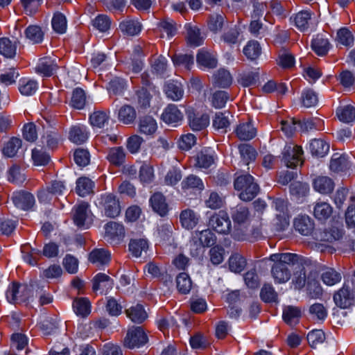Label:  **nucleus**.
<instances>
[{
    "mask_svg": "<svg viewBox=\"0 0 355 355\" xmlns=\"http://www.w3.org/2000/svg\"><path fill=\"white\" fill-rule=\"evenodd\" d=\"M269 260L274 263L271 267V275L277 284L286 283L291 279V267L306 264L308 261L302 256L289 252L272 254Z\"/></svg>",
    "mask_w": 355,
    "mask_h": 355,
    "instance_id": "f257e3e1",
    "label": "nucleus"
},
{
    "mask_svg": "<svg viewBox=\"0 0 355 355\" xmlns=\"http://www.w3.org/2000/svg\"><path fill=\"white\" fill-rule=\"evenodd\" d=\"M231 216L234 223L232 236L238 241L245 240L248 235L247 225L251 217L248 208L242 205H238L232 208Z\"/></svg>",
    "mask_w": 355,
    "mask_h": 355,
    "instance_id": "f03ea898",
    "label": "nucleus"
},
{
    "mask_svg": "<svg viewBox=\"0 0 355 355\" xmlns=\"http://www.w3.org/2000/svg\"><path fill=\"white\" fill-rule=\"evenodd\" d=\"M234 189L239 191V196L243 201L252 200L259 192V187L250 174L238 175L234 182Z\"/></svg>",
    "mask_w": 355,
    "mask_h": 355,
    "instance_id": "7ed1b4c3",
    "label": "nucleus"
},
{
    "mask_svg": "<svg viewBox=\"0 0 355 355\" xmlns=\"http://www.w3.org/2000/svg\"><path fill=\"white\" fill-rule=\"evenodd\" d=\"M6 297L10 304H19L32 301V290L26 284L12 282L6 292Z\"/></svg>",
    "mask_w": 355,
    "mask_h": 355,
    "instance_id": "20e7f679",
    "label": "nucleus"
},
{
    "mask_svg": "<svg viewBox=\"0 0 355 355\" xmlns=\"http://www.w3.org/2000/svg\"><path fill=\"white\" fill-rule=\"evenodd\" d=\"M216 241V236L209 229L194 232L190 246L191 254L193 257L198 256L202 248L213 245Z\"/></svg>",
    "mask_w": 355,
    "mask_h": 355,
    "instance_id": "39448f33",
    "label": "nucleus"
},
{
    "mask_svg": "<svg viewBox=\"0 0 355 355\" xmlns=\"http://www.w3.org/2000/svg\"><path fill=\"white\" fill-rule=\"evenodd\" d=\"M272 207L276 211L273 225L276 231L285 230L289 225V215L288 211V202L282 198H277L272 202Z\"/></svg>",
    "mask_w": 355,
    "mask_h": 355,
    "instance_id": "423d86ee",
    "label": "nucleus"
},
{
    "mask_svg": "<svg viewBox=\"0 0 355 355\" xmlns=\"http://www.w3.org/2000/svg\"><path fill=\"white\" fill-rule=\"evenodd\" d=\"M303 150L301 146L287 144L282 151V160L288 168H293L303 163Z\"/></svg>",
    "mask_w": 355,
    "mask_h": 355,
    "instance_id": "0eeeda50",
    "label": "nucleus"
},
{
    "mask_svg": "<svg viewBox=\"0 0 355 355\" xmlns=\"http://www.w3.org/2000/svg\"><path fill=\"white\" fill-rule=\"evenodd\" d=\"M148 341V336L141 327L129 328L124 338V345L129 349L139 348Z\"/></svg>",
    "mask_w": 355,
    "mask_h": 355,
    "instance_id": "6e6552de",
    "label": "nucleus"
},
{
    "mask_svg": "<svg viewBox=\"0 0 355 355\" xmlns=\"http://www.w3.org/2000/svg\"><path fill=\"white\" fill-rule=\"evenodd\" d=\"M209 226L221 234H228L232 230V223L227 212L214 213L209 220Z\"/></svg>",
    "mask_w": 355,
    "mask_h": 355,
    "instance_id": "1a4fd4ad",
    "label": "nucleus"
},
{
    "mask_svg": "<svg viewBox=\"0 0 355 355\" xmlns=\"http://www.w3.org/2000/svg\"><path fill=\"white\" fill-rule=\"evenodd\" d=\"M73 218L77 226L87 228L93 220L88 203L81 202L75 206Z\"/></svg>",
    "mask_w": 355,
    "mask_h": 355,
    "instance_id": "9d476101",
    "label": "nucleus"
},
{
    "mask_svg": "<svg viewBox=\"0 0 355 355\" xmlns=\"http://www.w3.org/2000/svg\"><path fill=\"white\" fill-rule=\"evenodd\" d=\"M99 205L103 208L105 215L107 217H116L121 212L119 202L112 193L102 195L99 199Z\"/></svg>",
    "mask_w": 355,
    "mask_h": 355,
    "instance_id": "9b49d317",
    "label": "nucleus"
},
{
    "mask_svg": "<svg viewBox=\"0 0 355 355\" xmlns=\"http://www.w3.org/2000/svg\"><path fill=\"white\" fill-rule=\"evenodd\" d=\"M334 301L336 305L340 309L349 308L354 302V291L346 284L337 291L334 295Z\"/></svg>",
    "mask_w": 355,
    "mask_h": 355,
    "instance_id": "f8f14e48",
    "label": "nucleus"
},
{
    "mask_svg": "<svg viewBox=\"0 0 355 355\" xmlns=\"http://www.w3.org/2000/svg\"><path fill=\"white\" fill-rule=\"evenodd\" d=\"M124 226L117 222L111 221L105 225V237L111 243L117 244L125 236Z\"/></svg>",
    "mask_w": 355,
    "mask_h": 355,
    "instance_id": "ddd939ff",
    "label": "nucleus"
},
{
    "mask_svg": "<svg viewBox=\"0 0 355 355\" xmlns=\"http://www.w3.org/2000/svg\"><path fill=\"white\" fill-rule=\"evenodd\" d=\"M162 119L167 124L178 125L183 119V114L174 104H169L162 114Z\"/></svg>",
    "mask_w": 355,
    "mask_h": 355,
    "instance_id": "4468645a",
    "label": "nucleus"
},
{
    "mask_svg": "<svg viewBox=\"0 0 355 355\" xmlns=\"http://www.w3.org/2000/svg\"><path fill=\"white\" fill-rule=\"evenodd\" d=\"M58 68V66L55 59L44 57L39 60L35 67V71L43 76L49 77L53 75Z\"/></svg>",
    "mask_w": 355,
    "mask_h": 355,
    "instance_id": "2eb2a0df",
    "label": "nucleus"
},
{
    "mask_svg": "<svg viewBox=\"0 0 355 355\" xmlns=\"http://www.w3.org/2000/svg\"><path fill=\"white\" fill-rule=\"evenodd\" d=\"M290 21L299 31H307L311 24V13L307 10H302L292 15Z\"/></svg>",
    "mask_w": 355,
    "mask_h": 355,
    "instance_id": "dca6fc26",
    "label": "nucleus"
},
{
    "mask_svg": "<svg viewBox=\"0 0 355 355\" xmlns=\"http://www.w3.org/2000/svg\"><path fill=\"white\" fill-rule=\"evenodd\" d=\"M12 200L17 208L23 210L29 209L35 204L34 196L31 193L24 191L14 193Z\"/></svg>",
    "mask_w": 355,
    "mask_h": 355,
    "instance_id": "f3484780",
    "label": "nucleus"
},
{
    "mask_svg": "<svg viewBox=\"0 0 355 355\" xmlns=\"http://www.w3.org/2000/svg\"><path fill=\"white\" fill-rule=\"evenodd\" d=\"M182 190L187 193L194 191H202L205 189L202 180L195 175H189L181 182Z\"/></svg>",
    "mask_w": 355,
    "mask_h": 355,
    "instance_id": "a211bd4d",
    "label": "nucleus"
},
{
    "mask_svg": "<svg viewBox=\"0 0 355 355\" xmlns=\"http://www.w3.org/2000/svg\"><path fill=\"white\" fill-rule=\"evenodd\" d=\"M200 215L191 209L182 211L180 215L181 225L187 230L193 229L198 225Z\"/></svg>",
    "mask_w": 355,
    "mask_h": 355,
    "instance_id": "6ab92c4d",
    "label": "nucleus"
},
{
    "mask_svg": "<svg viewBox=\"0 0 355 355\" xmlns=\"http://www.w3.org/2000/svg\"><path fill=\"white\" fill-rule=\"evenodd\" d=\"M164 92L168 98L178 101L183 97V85L178 81L170 80L164 85Z\"/></svg>",
    "mask_w": 355,
    "mask_h": 355,
    "instance_id": "aec40b11",
    "label": "nucleus"
},
{
    "mask_svg": "<svg viewBox=\"0 0 355 355\" xmlns=\"http://www.w3.org/2000/svg\"><path fill=\"white\" fill-rule=\"evenodd\" d=\"M240 140L248 141L253 139L257 135V130L251 121L241 122L234 130Z\"/></svg>",
    "mask_w": 355,
    "mask_h": 355,
    "instance_id": "412c9836",
    "label": "nucleus"
},
{
    "mask_svg": "<svg viewBox=\"0 0 355 355\" xmlns=\"http://www.w3.org/2000/svg\"><path fill=\"white\" fill-rule=\"evenodd\" d=\"M110 253L103 248H95L89 254V261L98 267L108 264L110 261Z\"/></svg>",
    "mask_w": 355,
    "mask_h": 355,
    "instance_id": "4be33fe9",
    "label": "nucleus"
},
{
    "mask_svg": "<svg viewBox=\"0 0 355 355\" xmlns=\"http://www.w3.org/2000/svg\"><path fill=\"white\" fill-rule=\"evenodd\" d=\"M213 85L217 87H229L233 81L232 76L230 72L224 68H220L216 71L212 77Z\"/></svg>",
    "mask_w": 355,
    "mask_h": 355,
    "instance_id": "5701e85b",
    "label": "nucleus"
},
{
    "mask_svg": "<svg viewBox=\"0 0 355 355\" xmlns=\"http://www.w3.org/2000/svg\"><path fill=\"white\" fill-rule=\"evenodd\" d=\"M334 181L327 176H318L313 180L315 191L322 194H328L334 189Z\"/></svg>",
    "mask_w": 355,
    "mask_h": 355,
    "instance_id": "b1692460",
    "label": "nucleus"
},
{
    "mask_svg": "<svg viewBox=\"0 0 355 355\" xmlns=\"http://www.w3.org/2000/svg\"><path fill=\"white\" fill-rule=\"evenodd\" d=\"M350 167L349 161L346 155L334 153L331 159L329 168L335 173L343 172Z\"/></svg>",
    "mask_w": 355,
    "mask_h": 355,
    "instance_id": "393cba45",
    "label": "nucleus"
},
{
    "mask_svg": "<svg viewBox=\"0 0 355 355\" xmlns=\"http://www.w3.org/2000/svg\"><path fill=\"white\" fill-rule=\"evenodd\" d=\"M295 229L304 236L309 235L314 228V223L308 216H299L294 220Z\"/></svg>",
    "mask_w": 355,
    "mask_h": 355,
    "instance_id": "a878e982",
    "label": "nucleus"
},
{
    "mask_svg": "<svg viewBox=\"0 0 355 355\" xmlns=\"http://www.w3.org/2000/svg\"><path fill=\"white\" fill-rule=\"evenodd\" d=\"M214 151L210 148L204 149L197 154L195 166L198 168H207L214 163Z\"/></svg>",
    "mask_w": 355,
    "mask_h": 355,
    "instance_id": "bb28decb",
    "label": "nucleus"
},
{
    "mask_svg": "<svg viewBox=\"0 0 355 355\" xmlns=\"http://www.w3.org/2000/svg\"><path fill=\"white\" fill-rule=\"evenodd\" d=\"M150 203L153 209L160 216H164L168 211V205L164 196L161 193H154L150 198Z\"/></svg>",
    "mask_w": 355,
    "mask_h": 355,
    "instance_id": "cd10ccee",
    "label": "nucleus"
},
{
    "mask_svg": "<svg viewBox=\"0 0 355 355\" xmlns=\"http://www.w3.org/2000/svg\"><path fill=\"white\" fill-rule=\"evenodd\" d=\"M196 60L198 65L206 68L212 69L217 66V60L216 56L204 49L199 51L197 54Z\"/></svg>",
    "mask_w": 355,
    "mask_h": 355,
    "instance_id": "c85d7f7f",
    "label": "nucleus"
},
{
    "mask_svg": "<svg viewBox=\"0 0 355 355\" xmlns=\"http://www.w3.org/2000/svg\"><path fill=\"white\" fill-rule=\"evenodd\" d=\"M301 316V310L297 306H288L284 309L283 319L286 324L291 326L297 324Z\"/></svg>",
    "mask_w": 355,
    "mask_h": 355,
    "instance_id": "c756f323",
    "label": "nucleus"
},
{
    "mask_svg": "<svg viewBox=\"0 0 355 355\" xmlns=\"http://www.w3.org/2000/svg\"><path fill=\"white\" fill-rule=\"evenodd\" d=\"M21 251L24 261L31 266L37 264V257L42 254L39 249L32 248L28 243L21 245Z\"/></svg>",
    "mask_w": 355,
    "mask_h": 355,
    "instance_id": "7c9ffc66",
    "label": "nucleus"
},
{
    "mask_svg": "<svg viewBox=\"0 0 355 355\" xmlns=\"http://www.w3.org/2000/svg\"><path fill=\"white\" fill-rule=\"evenodd\" d=\"M187 41L192 46L196 47L203 42L204 37L201 35L200 29L196 26L187 25Z\"/></svg>",
    "mask_w": 355,
    "mask_h": 355,
    "instance_id": "2f4dec72",
    "label": "nucleus"
},
{
    "mask_svg": "<svg viewBox=\"0 0 355 355\" xmlns=\"http://www.w3.org/2000/svg\"><path fill=\"white\" fill-rule=\"evenodd\" d=\"M106 157L111 164L120 166L125 162V153L123 147L112 148L109 150Z\"/></svg>",
    "mask_w": 355,
    "mask_h": 355,
    "instance_id": "473e14b6",
    "label": "nucleus"
},
{
    "mask_svg": "<svg viewBox=\"0 0 355 355\" xmlns=\"http://www.w3.org/2000/svg\"><path fill=\"white\" fill-rule=\"evenodd\" d=\"M137 117L135 108L130 105L122 106L118 113V119L121 123L130 125L134 123Z\"/></svg>",
    "mask_w": 355,
    "mask_h": 355,
    "instance_id": "72a5a7b5",
    "label": "nucleus"
},
{
    "mask_svg": "<svg viewBox=\"0 0 355 355\" xmlns=\"http://www.w3.org/2000/svg\"><path fill=\"white\" fill-rule=\"evenodd\" d=\"M332 211V207L328 202L318 201L314 206L313 214L318 220H323L330 217Z\"/></svg>",
    "mask_w": 355,
    "mask_h": 355,
    "instance_id": "f704fd0d",
    "label": "nucleus"
},
{
    "mask_svg": "<svg viewBox=\"0 0 355 355\" xmlns=\"http://www.w3.org/2000/svg\"><path fill=\"white\" fill-rule=\"evenodd\" d=\"M88 138V134L84 126L76 125L70 129L69 139L76 144L84 143Z\"/></svg>",
    "mask_w": 355,
    "mask_h": 355,
    "instance_id": "c9c22d12",
    "label": "nucleus"
},
{
    "mask_svg": "<svg viewBox=\"0 0 355 355\" xmlns=\"http://www.w3.org/2000/svg\"><path fill=\"white\" fill-rule=\"evenodd\" d=\"M127 316L135 323H141L147 318V313L141 304H137L125 311Z\"/></svg>",
    "mask_w": 355,
    "mask_h": 355,
    "instance_id": "e433bc0d",
    "label": "nucleus"
},
{
    "mask_svg": "<svg viewBox=\"0 0 355 355\" xmlns=\"http://www.w3.org/2000/svg\"><path fill=\"white\" fill-rule=\"evenodd\" d=\"M329 42L328 39L322 35H317L311 42V47L314 52L320 56L326 55L329 50Z\"/></svg>",
    "mask_w": 355,
    "mask_h": 355,
    "instance_id": "4c0bfd02",
    "label": "nucleus"
},
{
    "mask_svg": "<svg viewBox=\"0 0 355 355\" xmlns=\"http://www.w3.org/2000/svg\"><path fill=\"white\" fill-rule=\"evenodd\" d=\"M22 141L17 137H12L9 141L5 143L2 152L8 157H15L18 150L21 148Z\"/></svg>",
    "mask_w": 355,
    "mask_h": 355,
    "instance_id": "58836bf2",
    "label": "nucleus"
},
{
    "mask_svg": "<svg viewBox=\"0 0 355 355\" xmlns=\"http://www.w3.org/2000/svg\"><path fill=\"white\" fill-rule=\"evenodd\" d=\"M321 279L324 284L331 286L340 282L342 275L335 269L329 268L322 272Z\"/></svg>",
    "mask_w": 355,
    "mask_h": 355,
    "instance_id": "ea45409f",
    "label": "nucleus"
},
{
    "mask_svg": "<svg viewBox=\"0 0 355 355\" xmlns=\"http://www.w3.org/2000/svg\"><path fill=\"white\" fill-rule=\"evenodd\" d=\"M94 183L89 178L86 177L79 178L76 181V193L82 197H84L93 191Z\"/></svg>",
    "mask_w": 355,
    "mask_h": 355,
    "instance_id": "a19ab883",
    "label": "nucleus"
},
{
    "mask_svg": "<svg viewBox=\"0 0 355 355\" xmlns=\"http://www.w3.org/2000/svg\"><path fill=\"white\" fill-rule=\"evenodd\" d=\"M336 115L340 121L350 123L355 119V107L350 105L340 106L336 110Z\"/></svg>",
    "mask_w": 355,
    "mask_h": 355,
    "instance_id": "79ce46f5",
    "label": "nucleus"
},
{
    "mask_svg": "<svg viewBox=\"0 0 355 355\" xmlns=\"http://www.w3.org/2000/svg\"><path fill=\"white\" fill-rule=\"evenodd\" d=\"M229 268L235 273H240L246 266L245 259L240 254L235 253L229 258Z\"/></svg>",
    "mask_w": 355,
    "mask_h": 355,
    "instance_id": "37998d69",
    "label": "nucleus"
},
{
    "mask_svg": "<svg viewBox=\"0 0 355 355\" xmlns=\"http://www.w3.org/2000/svg\"><path fill=\"white\" fill-rule=\"evenodd\" d=\"M109 113L105 111L98 110L94 112L89 116V121L93 127L102 128L108 123Z\"/></svg>",
    "mask_w": 355,
    "mask_h": 355,
    "instance_id": "c03bdc74",
    "label": "nucleus"
},
{
    "mask_svg": "<svg viewBox=\"0 0 355 355\" xmlns=\"http://www.w3.org/2000/svg\"><path fill=\"white\" fill-rule=\"evenodd\" d=\"M176 287L179 293L187 294L192 288V282L189 275L186 272H180L176 277Z\"/></svg>",
    "mask_w": 355,
    "mask_h": 355,
    "instance_id": "a18cd8bd",
    "label": "nucleus"
},
{
    "mask_svg": "<svg viewBox=\"0 0 355 355\" xmlns=\"http://www.w3.org/2000/svg\"><path fill=\"white\" fill-rule=\"evenodd\" d=\"M205 200V204L207 207L211 209H217L222 207L224 200L221 196L214 191H208Z\"/></svg>",
    "mask_w": 355,
    "mask_h": 355,
    "instance_id": "49530a36",
    "label": "nucleus"
},
{
    "mask_svg": "<svg viewBox=\"0 0 355 355\" xmlns=\"http://www.w3.org/2000/svg\"><path fill=\"white\" fill-rule=\"evenodd\" d=\"M17 44L10 39L3 37L0 39V53L6 58H12L16 54Z\"/></svg>",
    "mask_w": 355,
    "mask_h": 355,
    "instance_id": "de8ad7c7",
    "label": "nucleus"
},
{
    "mask_svg": "<svg viewBox=\"0 0 355 355\" xmlns=\"http://www.w3.org/2000/svg\"><path fill=\"white\" fill-rule=\"evenodd\" d=\"M212 125L214 128L221 133L227 132L230 122L227 116L223 112H217L213 119Z\"/></svg>",
    "mask_w": 355,
    "mask_h": 355,
    "instance_id": "09e8293b",
    "label": "nucleus"
},
{
    "mask_svg": "<svg viewBox=\"0 0 355 355\" xmlns=\"http://www.w3.org/2000/svg\"><path fill=\"white\" fill-rule=\"evenodd\" d=\"M312 155L324 157L329 151V145L322 139H313L309 145Z\"/></svg>",
    "mask_w": 355,
    "mask_h": 355,
    "instance_id": "8fccbe9b",
    "label": "nucleus"
},
{
    "mask_svg": "<svg viewBox=\"0 0 355 355\" xmlns=\"http://www.w3.org/2000/svg\"><path fill=\"white\" fill-rule=\"evenodd\" d=\"M38 89V83L36 80L24 78L19 81V91L24 96H31Z\"/></svg>",
    "mask_w": 355,
    "mask_h": 355,
    "instance_id": "3c124183",
    "label": "nucleus"
},
{
    "mask_svg": "<svg viewBox=\"0 0 355 355\" xmlns=\"http://www.w3.org/2000/svg\"><path fill=\"white\" fill-rule=\"evenodd\" d=\"M148 248V241L144 239H132L129 243V250L135 257H140L142 252H146Z\"/></svg>",
    "mask_w": 355,
    "mask_h": 355,
    "instance_id": "603ef678",
    "label": "nucleus"
},
{
    "mask_svg": "<svg viewBox=\"0 0 355 355\" xmlns=\"http://www.w3.org/2000/svg\"><path fill=\"white\" fill-rule=\"evenodd\" d=\"M91 306L88 300L85 298H80L74 300L73 303V309L77 315L81 317L87 316L91 311Z\"/></svg>",
    "mask_w": 355,
    "mask_h": 355,
    "instance_id": "864d4df0",
    "label": "nucleus"
},
{
    "mask_svg": "<svg viewBox=\"0 0 355 355\" xmlns=\"http://www.w3.org/2000/svg\"><path fill=\"white\" fill-rule=\"evenodd\" d=\"M239 150L241 159L244 164L248 165L250 162L255 159L257 152L255 149L250 144H241L239 146Z\"/></svg>",
    "mask_w": 355,
    "mask_h": 355,
    "instance_id": "5fc2aeb1",
    "label": "nucleus"
},
{
    "mask_svg": "<svg viewBox=\"0 0 355 355\" xmlns=\"http://www.w3.org/2000/svg\"><path fill=\"white\" fill-rule=\"evenodd\" d=\"M121 31L128 35H135L141 30V24L136 20H127L121 22L119 25Z\"/></svg>",
    "mask_w": 355,
    "mask_h": 355,
    "instance_id": "6e6d98bb",
    "label": "nucleus"
},
{
    "mask_svg": "<svg viewBox=\"0 0 355 355\" xmlns=\"http://www.w3.org/2000/svg\"><path fill=\"white\" fill-rule=\"evenodd\" d=\"M172 60L174 65L184 67L188 70L194 63V58L191 54H175L172 57Z\"/></svg>",
    "mask_w": 355,
    "mask_h": 355,
    "instance_id": "4d7b16f0",
    "label": "nucleus"
},
{
    "mask_svg": "<svg viewBox=\"0 0 355 355\" xmlns=\"http://www.w3.org/2000/svg\"><path fill=\"white\" fill-rule=\"evenodd\" d=\"M209 123V117L207 114L195 115L189 116V125L192 130L199 131L205 128Z\"/></svg>",
    "mask_w": 355,
    "mask_h": 355,
    "instance_id": "13d9d810",
    "label": "nucleus"
},
{
    "mask_svg": "<svg viewBox=\"0 0 355 355\" xmlns=\"http://www.w3.org/2000/svg\"><path fill=\"white\" fill-rule=\"evenodd\" d=\"M229 94L225 91H216L211 96L210 101L211 105L216 109H221L225 106L229 100Z\"/></svg>",
    "mask_w": 355,
    "mask_h": 355,
    "instance_id": "bf43d9fd",
    "label": "nucleus"
},
{
    "mask_svg": "<svg viewBox=\"0 0 355 355\" xmlns=\"http://www.w3.org/2000/svg\"><path fill=\"white\" fill-rule=\"evenodd\" d=\"M139 127L141 132L152 135L157 130V123L153 117L146 116L140 119Z\"/></svg>",
    "mask_w": 355,
    "mask_h": 355,
    "instance_id": "052dcab7",
    "label": "nucleus"
},
{
    "mask_svg": "<svg viewBox=\"0 0 355 355\" xmlns=\"http://www.w3.org/2000/svg\"><path fill=\"white\" fill-rule=\"evenodd\" d=\"M28 345L26 336L21 334H14L11 337V349H16L19 355H21L23 350Z\"/></svg>",
    "mask_w": 355,
    "mask_h": 355,
    "instance_id": "680f3d73",
    "label": "nucleus"
},
{
    "mask_svg": "<svg viewBox=\"0 0 355 355\" xmlns=\"http://www.w3.org/2000/svg\"><path fill=\"white\" fill-rule=\"evenodd\" d=\"M243 52L248 59L253 60L260 55L261 49L257 41L251 40L243 48Z\"/></svg>",
    "mask_w": 355,
    "mask_h": 355,
    "instance_id": "e2e57ef3",
    "label": "nucleus"
},
{
    "mask_svg": "<svg viewBox=\"0 0 355 355\" xmlns=\"http://www.w3.org/2000/svg\"><path fill=\"white\" fill-rule=\"evenodd\" d=\"M8 180L14 184H19L26 180L24 170L18 165H12L8 171Z\"/></svg>",
    "mask_w": 355,
    "mask_h": 355,
    "instance_id": "0e129e2a",
    "label": "nucleus"
},
{
    "mask_svg": "<svg viewBox=\"0 0 355 355\" xmlns=\"http://www.w3.org/2000/svg\"><path fill=\"white\" fill-rule=\"evenodd\" d=\"M86 103V96L83 89L76 88L72 93L71 105L76 109H83Z\"/></svg>",
    "mask_w": 355,
    "mask_h": 355,
    "instance_id": "69168bd1",
    "label": "nucleus"
},
{
    "mask_svg": "<svg viewBox=\"0 0 355 355\" xmlns=\"http://www.w3.org/2000/svg\"><path fill=\"white\" fill-rule=\"evenodd\" d=\"M52 28L58 33L62 34L67 30V23L65 16L61 12L54 14L52 21Z\"/></svg>",
    "mask_w": 355,
    "mask_h": 355,
    "instance_id": "338daca9",
    "label": "nucleus"
},
{
    "mask_svg": "<svg viewBox=\"0 0 355 355\" xmlns=\"http://www.w3.org/2000/svg\"><path fill=\"white\" fill-rule=\"evenodd\" d=\"M259 79L258 73L254 71H244L239 75L238 83L243 87L254 85Z\"/></svg>",
    "mask_w": 355,
    "mask_h": 355,
    "instance_id": "774afa93",
    "label": "nucleus"
}]
</instances>
